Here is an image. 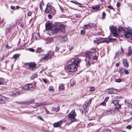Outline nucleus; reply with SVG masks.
<instances>
[{
	"instance_id": "f257e3e1",
	"label": "nucleus",
	"mask_w": 132,
	"mask_h": 132,
	"mask_svg": "<svg viewBox=\"0 0 132 132\" xmlns=\"http://www.w3.org/2000/svg\"><path fill=\"white\" fill-rule=\"evenodd\" d=\"M110 31L114 36L117 37L119 35L121 37L124 36L125 38H129L132 36V29H128L126 31L122 27H119L118 31H117L116 27L111 26L110 27Z\"/></svg>"
},
{
	"instance_id": "f03ea898",
	"label": "nucleus",
	"mask_w": 132,
	"mask_h": 132,
	"mask_svg": "<svg viewBox=\"0 0 132 132\" xmlns=\"http://www.w3.org/2000/svg\"><path fill=\"white\" fill-rule=\"evenodd\" d=\"M76 116V113L75 112L74 109H73L68 115V117L71 119L70 123L76 121L77 119L75 118Z\"/></svg>"
},
{
	"instance_id": "7ed1b4c3",
	"label": "nucleus",
	"mask_w": 132,
	"mask_h": 132,
	"mask_svg": "<svg viewBox=\"0 0 132 132\" xmlns=\"http://www.w3.org/2000/svg\"><path fill=\"white\" fill-rule=\"evenodd\" d=\"M77 66L74 63L69 64L67 67V69L69 72H74L77 70Z\"/></svg>"
},
{
	"instance_id": "20e7f679",
	"label": "nucleus",
	"mask_w": 132,
	"mask_h": 132,
	"mask_svg": "<svg viewBox=\"0 0 132 132\" xmlns=\"http://www.w3.org/2000/svg\"><path fill=\"white\" fill-rule=\"evenodd\" d=\"M59 31V29L57 28V27L56 26H54L49 30L48 34L50 35H52L57 33Z\"/></svg>"
},
{
	"instance_id": "39448f33",
	"label": "nucleus",
	"mask_w": 132,
	"mask_h": 132,
	"mask_svg": "<svg viewBox=\"0 0 132 132\" xmlns=\"http://www.w3.org/2000/svg\"><path fill=\"white\" fill-rule=\"evenodd\" d=\"M25 65H26L29 66L30 68V69L32 70H34L35 69L36 64L33 63H25Z\"/></svg>"
},
{
	"instance_id": "423d86ee",
	"label": "nucleus",
	"mask_w": 132,
	"mask_h": 132,
	"mask_svg": "<svg viewBox=\"0 0 132 132\" xmlns=\"http://www.w3.org/2000/svg\"><path fill=\"white\" fill-rule=\"evenodd\" d=\"M34 100L33 99H32L31 100H30L29 101H22L21 102L19 103H18L20 104H23L26 105L30 104L31 103H34Z\"/></svg>"
},
{
	"instance_id": "0eeeda50",
	"label": "nucleus",
	"mask_w": 132,
	"mask_h": 132,
	"mask_svg": "<svg viewBox=\"0 0 132 132\" xmlns=\"http://www.w3.org/2000/svg\"><path fill=\"white\" fill-rule=\"evenodd\" d=\"M115 112V110L110 109L107 110L104 113L105 115H107L110 114H113Z\"/></svg>"
},
{
	"instance_id": "6e6552de",
	"label": "nucleus",
	"mask_w": 132,
	"mask_h": 132,
	"mask_svg": "<svg viewBox=\"0 0 132 132\" xmlns=\"http://www.w3.org/2000/svg\"><path fill=\"white\" fill-rule=\"evenodd\" d=\"M45 26L46 29L49 30L52 27V23L49 22H47L45 23Z\"/></svg>"
},
{
	"instance_id": "1a4fd4ad",
	"label": "nucleus",
	"mask_w": 132,
	"mask_h": 132,
	"mask_svg": "<svg viewBox=\"0 0 132 132\" xmlns=\"http://www.w3.org/2000/svg\"><path fill=\"white\" fill-rule=\"evenodd\" d=\"M33 86L32 84H28L23 87V88L24 89L26 90H29Z\"/></svg>"
},
{
	"instance_id": "9d476101",
	"label": "nucleus",
	"mask_w": 132,
	"mask_h": 132,
	"mask_svg": "<svg viewBox=\"0 0 132 132\" xmlns=\"http://www.w3.org/2000/svg\"><path fill=\"white\" fill-rule=\"evenodd\" d=\"M33 38L35 40H38L40 38V36L38 33H34L32 34Z\"/></svg>"
},
{
	"instance_id": "9b49d317",
	"label": "nucleus",
	"mask_w": 132,
	"mask_h": 132,
	"mask_svg": "<svg viewBox=\"0 0 132 132\" xmlns=\"http://www.w3.org/2000/svg\"><path fill=\"white\" fill-rule=\"evenodd\" d=\"M6 100V98L2 95H0V104L4 103Z\"/></svg>"
},
{
	"instance_id": "f8f14e48",
	"label": "nucleus",
	"mask_w": 132,
	"mask_h": 132,
	"mask_svg": "<svg viewBox=\"0 0 132 132\" xmlns=\"http://www.w3.org/2000/svg\"><path fill=\"white\" fill-rule=\"evenodd\" d=\"M73 62V63L76 64V66L78 67L80 62V60L78 57H76L74 60Z\"/></svg>"
},
{
	"instance_id": "ddd939ff",
	"label": "nucleus",
	"mask_w": 132,
	"mask_h": 132,
	"mask_svg": "<svg viewBox=\"0 0 132 132\" xmlns=\"http://www.w3.org/2000/svg\"><path fill=\"white\" fill-rule=\"evenodd\" d=\"M59 27L60 30L62 32L64 33L65 32V27L64 25L62 24H60L59 25Z\"/></svg>"
},
{
	"instance_id": "4468645a",
	"label": "nucleus",
	"mask_w": 132,
	"mask_h": 132,
	"mask_svg": "<svg viewBox=\"0 0 132 132\" xmlns=\"http://www.w3.org/2000/svg\"><path fill=\"white\" fill-rule=\"evenodd\" d=\"M44 56L42 58V59L44 60H47L49 59L51 56V54H49L47 55H44Z\"/></svg>"
},
{
	"instance_id": "2eb2a0df",
	"label": "nucleus",
	"mask_w": 132,
	"mask_h": 132,
	"mask_svg": "<svg viewBox=\"0 0 132 132\" xmlns=\"http://www.w3.org/2000/svg\"><path fill=\"white\" fill-rule=\"evenodd\" d=\"M46 103L45 102H40L39 103H36V105L35 107H33L34 108H36L37 107L40 106L42 105H46Z\"/></svg>"
},
{
	"instance_id": "dca6fc26",
	"label": "nucleus",
	"mask_w": 132,
	"mask_h": 132,
	"mask_svg": "<svg viewBox=\"0 0 132 132\" xmlns=\"http://www.w3.org/2000/svg\"><path fill=\"white\" fill-rule=\"evenodd\" d=\"M61 41L62 42H65L68 40V38L66 35L61 37Z\"/></svg>"
},
{
	"instance_id": "f3484780",
	"label": "nucleus",
	"mask_w": 132,
	"mask_h": 132,
	"mask_svg": "<svg viewBox=\"0 0 132 132\" xmlns=\"http://www.w3.org/2000/svg\"><path fill=\"white\" fill-rule=\"evenodd\" d=\"M108 92L110 94H114L115 92V91L117 90L116 89H115L114 88H111L108 89Z\"/></svg>"
},
{
	"instance_id": "a211bd4d",
	"label": "nucleus",
	"mask_w": 132,
	"mask_h": 132,
	"mask_svg": "<svg viewBox=\"0 0 132 132\" xmlns=\"http://www.w3.org/2000/svg\"><path fill=\"white\" fill-rule=\"evenodd\" d=\"M93 24L91 23H89L87 25H84V29H90V28L92 26Z\"/></svg>"
},
{
	"instance_id": "6ab92c4d",
	"label": "nucleus",
	"mask_w": 132,
	"mask_h": 132,
	"mask_svg": "<svg viewBox=\"0 0 132 132\" xmlns=\"http://www.w3.org/2000/svg\"><path fill=\"white\" fill-rule=\"evenodd\" d=\"M62 121L60 120L58 122L54 123L53 124V126L54 127H57L60 125L62 123Z\"/></svg>"
},
{
	"instance_id": "aec40b11",
	"label": "nucleus",
	"mask_w": 132,
	"mask_h": 132,
	"mask_svg": "<svg viewBox=\"0 0 132 132\" xmlns=\"http://www.w3.org/2000/svg\"><path fill=\"white\" fill-rule=\"evenodd\" d=\"M100 6L99 5H96L95 6H93L92 7V9L94 10L95 11H98L100 9Z\"/></svg>"
},
{
	"instance_id": "412c9836",
	"label": "nucleus",
	"mask_w": 132,
	"mask_h": 132,
	"mask_svg": "<svg viewBox=\"0 0 132 132\" xmlns=\"http://www.w3.org/2000/svg\"><path fill=\"white\" fill-rule=\"evenodd\" d=\"M54 39L53 38L48 37L47 38L46 40V43H52Z\"/></svg>"
},
{
	"instance_id": "4be33fe9",
	"label": "nucleus",
	"mask_w": 132,
	"mask_h": 132,
	"mask_svg": "<svg viewBox=\"0 0 132 132\" xmlns=\"http://www.w3.org/2000/svg\"><path fill=\"white\" fill-rule=\"evenodd\" d=\"M21 92H19L16 91H14L12 93V95L14 96H18L21 94Z\"/></svg>"
},
{
	"instance_id": "5701e85b",
	"label": "nucleus",
	"mask_w": 132,
	"mask_h": 132,
	"mask_svg": "<svg viewBox=\"0 0 132 132\" xmlns=\"http://www.w3.org/2000/svg\"><path fill=\"white\" fill-rule=\"evenodd\" d=\"M123 63L124 65L126 67H128L129 66L128 64L127 61L125 59H124L123 60Z\"/></svg>"
},
{
	"instance_id": "b1692460",
	"label": "nucleus",
	"mask_w": 132,
	"mask_h": 132,
	"mask_svg": "<svg viewBox=\"0 0 132 132\" xmlns=\"http://www.w3.org/2000/svg\"><path fill=\"white\" fill-rule=\"evenodd\" d=\"M132 54V50L131 48V47L130 46L128 47V55L129 56Z\"/></svg>"
},
{
	"instance_id": "393cba45",
	"label": "nucleus",
	"mask_w": 132,
	"mask_h": 132,
	"mask_svg": "<svg viewBox=\"0 0 132 132\" xmlns=\"http://www.w3.org/2000/svg\"><path fill=\"white\" fill-rule=\"evenodd\" d=\"M38 76L37 73L33 74L31 77V79L32 80H34L35 78H36Z\"/></svg>"
},
{
	"instance_id": "a878e982",
	"label": "nucleus",
	"mask_w": 132,
	"mask_h": 132,
	"mask_svg": "<svg viewBox=\"0 0 132 132\" xmlns=\"http://www.w3.org/2000/svg\"><path fill=\"white\" fill-rule=\"evenodd\" d=\"M52 7H47L46 8L45 10V13H47L50 12L51 10Z\"/></svg>"
},
{
	"instance_id": "bb28decb",
	"label": "nucleus",
	"mask_w": 132,
	"mask_h": 132,
	"mask_svg": "<svg viewBox=\"0 0 132 132\" xmlns=\"http://www.w3.org/2000/svg\"><path fill=\"white\" fill-rule=\"evenodd\" d=\"M83 107L85 113L87 112L88 111V109L87 108V107L86 105H84Z\"/></svg>"
},
{
	"instance_id": "cd10ccee",
	"label": "nucleus",
	"mask_w": 132,
	"mask_h": 132,
	"mask_svg": "<svg viewBox=\"0 0 132 132\" xmlns=\"http://www.w3.org/2000/svg\"><path fill=\"white\" fill-rule=\"evenodd\" d=\"M43 50L41 48H37L36 50V53H40L42 52Z\"/></svg>"
},
{
	"instance_id": "c85d7f7f",
	"label": "nucleus",
	"mask_w": 132,
	"mask_h": 132,
	"mask_svg": "<svg viewBox=\"0 0 132 132\" xmlns=\"http://www.w3.org/2000/svg\"><path fill=\"white\" fill-rule=\"evenodd\" d=\"M59 89L60 90H63L64 89V87L63 84H61L59 85Z\"/></svg>"
},
{
	"instance_id": "c756f323",
	"label": "nucleus",
	"mask_w": 132,
	"mask_h": 132,
	"mask_svg": "<svg viewBox=\"0 0 132 132\" xmlns=\"http://www.w3.org/2000/svg\"><path fill=\"white\" fill-rule=\"evenodd\" d=\"M119 100H115L113 101L112 102V103L114 104L116 106L118 103Z\"/></svg>"
},
{
	"instance_id": "7c9ffc66",
	"label": "nucleus",
	"mask_w": 132,
	"mask_h": 132,
	"mask_svg": "<svg viewBox=\"0 0 132 132\" xmlns=\"http://www.w3.org/2000/svg\"><path fill=\"white\" fill-rule=\"evenodd\" d=\"M106 15V13L104 12H103L102 13V20H104L105 19Z\"/></svg>"
},
{
	"instance_id": "2f4dec72",
	"label": "nucleus",
	"mask_w": 132,
	"mask_h": 132,
	"mask_svg": "<svg viewBox=\"0 0 132 132\" xmlns=\"http://www.w3.org/2000/svg\"><path fill=\"white\" fill-rule=\"evenodd\" d=\"M70 86H73L75 83V82L72 79L70 80Z\"/></svg>"
},
{
	"instance_id": "473e14b6",
	"label": "nucleus",
	"mask_w": 132,
	"mask_h": 132,
	"mask_svg": "<svg viewBox=\"0 0 132 132\" xmlns=\"http://www.w3.org/2000/svg\"><path fill=\"white\" fill-rule=\"evenodd\" d=\"M112 39L111 38H109L106 39L105 42L108 43L110 42H111L112 41Z\"/></svg>"
},
{
	"instance_id": "72a5a7b5",
	"label": "nucleus",
	"mask_w": 132,
	"mask_h": 132,
	"mask_svg": "<svg viewBox=\"0 0 132 132\" xmlns=\"http://www.w3.org/2000/svg\"><path fill=\"white\" fill-rule=\"evenodd\" d=\"M19 55L18 54H15L13 55V57L12 58V59L14 58L15 60L17 59V58L19 56Z\"/></svg>"
},
{
	"instance_id": "f704fd0d",
	"label": "nucleus",
	"mask_w": 132,
	"mask_h": 132,
	"mask_svg": "<svg viewBox=\"0 0 132 132\" xmlns=\"http://www.w3.org/2000/svg\"><path fill=\"white\" fill-rule=\"evenodd\" d=\"M59 109V108L58 107H57V109H56V108L55 107H53L52 108V110L54 111H56V112H57L58 110Z\"/></svg>"
},
{
	"instance_id": "c9c22d12",
	"label": "nucleus",
	"mask_w": 132,
	"mask_h": 132,
	"mask_svg": "<svg viewBox=\"0 0 132 132\" xmlns=\"http://www.w3.org/2000/svg\"><path fill=\"white\" fill-rule=\"evenodd\" d=\"M11 26L9 24L7 25L6 27V29L8 30V31H10Z\"/></svg>"
},
{
	"instance_id": "e433bc0d",
	"label": "nucleus",
	"mask_w": 132,
	"mask_h": 132,
	"mask_svg": "<svg viewBox=\"0 0 132 132\" xmlns=\"http://www.w3.org/2000/svg\"><path fill=\"white\" fill-rule=\"evenodd\" d=\"M4 80L3 79L0 78V85H1L4 82Z\"/></svg>"
},
{
	"instance_id": "4c0bfd02",
	"label": "nucleus",
	"mask_w": 132,
	"mask_h": 132,
	"mask_svg": "<svg viewBox=\"0 0 132 132\" xmlns=\"http://www.w3.org/2000/svg\"><path fill=\"white\" fill-rule=\"evenodd\" d=\"M128 103L130 104L131 106H132V100H128Z\"/></svg>"
},
{
	"instance_id": "58836bf2",
	"label": "nucleus",
	"mask_w": 132,
	"mask_h": 132,
	"mask_svg": "<svg viewBox=\"0 0 132 132\" xmlns=\"http://www.w3.org/2000/svg\"><path fill=\"white\" fill-rule=\"evenodd\" d=\"M115 81L118 82H120L121 81V80L120 78L116 79H115Z\"/></svg>"
},
{
	"instance_id": "ea45409f",
	"label": "nucleus",
	"mask_w": 132,
	"mask_h": 132,
	"mask_svg": "<svg viewBox=\"0 0 132 132\" xmlns=\"http://www.w3.org/2000/svg\"><path fill=\"white\" fill-rule=\"evenodd\" d=\"M110 130L108 129H104L101 132H110Z\"/></svg>"
},
{
	"instance_id": "a19ab883",
	"label": "nucleus",
	"mask_w": 132,
	"mask_h": 132,
	"mask_svg": "<svg viewBox=\"0 0 132 132\" xmlns=\"http://www.w3.org/2000/svg\"><path fill=\"white\" fill-rule=\"evenodd\" d=\"M115 107L117 109H119L121 108V105L119 104V103H118V104Z\"/></svg>"
},
{
	"instance_id": "79ce46f5",
	"label": "nucleus",
	"mask_w": 132,
	"mask_h": 132,
	"mask_svg": "<svg viewBox=\"0 0 132 132\" xmlns=\"http://www.w3.org/2000/svg\"><path fill=\"white\" fill-rule=\"evenodd\" d=\"M100 39V38H95V39L94 40V43H96L97 41H98Z\"/></svg>"
},
{
	"instance_id": "37998d69",
	"label": "nucleus",
	"mask_w": 132,
	"mask_h": 132,
	"mask_svg": "<svg viewBox=\"0 0 132 132\" xmlns=\"http://www.w3.org/2000/svg\"><path fill=\"white\" fill-rule=\"evenodd\" d=\"M95 88L93 87H91L90 89V90L91 91H93L95 90Z\"/></svg>"
},
{
	"instance_id": "c03bdc74",
	"label": "nucleus",
	"mask_w": 132,
	"mask_h": 132,
	"mask_svg": "<svg viewBox=\"0 0 132 132\" xmlns=\"http://www.w3.org/2000/svg\"><path fill=\"white\" fill-rule=\"evenodd\" d=\"M100 105L102 106H105L106 104V103L105 102H104V101H103L101 103H100Z\"/></svg>"
},
{
	"instance_id": "a18cd8bd",
	"label": "nucleus",
	"mask_w": 132,
	"mask_h": 132,
	"mask_svg": "<svg viewBox=\"0 0 132 132\" xmlns=\"http://www.w3.org/2000/svg\"><path fill=\"white\" fill-rule=\"evenodd\" d=\"M89 51L85 53V54L87 56L89 57Z\"/></svg>"
},
{
	"instance_id": "49530a36",
	"label": "nucleus",
	"mask_w": 132,
	"mask_h": 132,
	"mask_svg": "<svg viewBox=\"0 0 132 132\" xmlns=\"http://www.w3.org/2000/svg\"><path fill=\"white\" fill-rule=\"evenodd\" d=\"M49 89L50 91H54L53 87L52 86H50L49 88Z\"/></svg>"
},
{
	"instance_id": "de8ad7c7",
	"label": "nucleus",
	"mask_w": 132,
	"mask_h": 132,
	"mask_svg": "<svg viewBox=\"0 0 132 132\" xmlns=\"http://www.w3.org/2000/svg\"><path fill=\"white\" fill-rule=\"evenodd\" d=\"M107 8L111 9H113L114 11V9H113V7L111 5L108 6Z\"/></svg>"
},
{
	"instance_id": "09e8293b",
	"label": "nucleus",
	"mask_w": 132,
	"mask_h": 132,
	"mask_svg": "<svg viewBox=\"0 0 132 132\" xmlns=\"http://www.w3.org/2000/svg\"><path fill=\"white\" fill-rule=\"evenodd\" d=\"M81 33L82 34H84L85 33V31L84 30H81Z\"/></svg>"
},
{
	"instance_id": "8fccbe9b",
	"label": "nucleus",
	"mask_w": 132,
	"mask_h": 132,
	"mask_svg": "<svg viewBox=\"0 0 132 132\" xmlns=\"http://www.w3.org/2000/svg\"><path fill=\"white\" fill-rule=\"evenodd\" d=\"M126 128L127 129H130L131 128L132 126L130 125H129L127 126Z\"/></svg>"
},
{
	"instance_id": "3c124183",
	"label": "nucleus",
	"mask_w": 132,
	"mask_h": 132,
	"mask_svg": "<svg viewBox=\"0 0 132 132\" xmlns=\"http://www.w3.org/2000/svg\"><path fill=\"white\" fill-rule=\"evenodd\" d=\"M124 72L126 74H128L129 73V72L127 70H126L125 69Z\"/></svg>"
},
{
	"instance_id": "603ef678",
	"label": "nucleus",
	"mask_w": 132,
	"mask_h": 132,
	"mask_svg": "<svg viewBox=\"0 0 132 132\" xmlns=\"http://www.w3.org/2000/svg\"><path fill=\"white\" fill-rule=\"evenodd\" d=\"M91 101L92 100L91 99H89L87 103L90 105V104L91 103Z\"/></svg>"
},
{
	"instance_id": "864d4df0",
	"label": "nucleus",
	"mask_w": 132,
	"mask_h": 132,
	"mask_svg": "<svg viewBox=\"0 0 132 132\" xmlns=\"http://www.w3.org/2000/svg\"><path fill=\"white\" fill-rule=\"evenodd\" d=\"M125 69H121L120 71V74H121L123 73L124 72V71Z\"/></svg>"
},
{
	"instance_id": "5fc2aeb1",
	"label": "nucleus",
	"mask_w": 132,
	"mask_h": 132,
	"mask_svg": "<svg viewBox=\"0 0 132 132\" xmlns=\"http://www.w3.org/2000/svg\"><path fill=\"white\" fill-rule=\"evenodd\" d=\"M44 5V3L43 1H42L40 2L39 5H41V6H43Z\"/></svg>"
},
{
	"instance_id": "6e6d98bb",
	"label": "nucleus",
	"mask_w": 132,
	"mask_h": 132,
	"mask_svg": "<svg viewBox=\"0 0 132 132\" xmlns=\"http://www.w3.org/2000/svg\"><path fill=\"white\" fill-rule=\"evenodd\" d=\"M5 47L7 49H9L11 47L9 46L8 44H7L5 45Z\"/></svg>"
},
{
	"instance_id": "4d7b16f0",
	"label": "nucleus",
	"mask_w": 132,
	"mask_h": 132,
	"mask_svg": "<svg viewBox=\"0 0 132 132\" xmlns=\"http://www.w3.org/2000/svg\"><path fill=\"white\" fill-rule=\"evenodd\" d=\"M11 8L13 10H15V6H11Z\"/></svg>"
},
{
	"instance_id": "13d9d810",
	"label": "nucleus",
	"mask_w": 132,
	"mask_h": 132,
	"mask_svg": "<svg viewBox=\"0 0 132 132\" xmlns=\"http://www.w3.org/2000/svg\"><path fill=\"white\" fill-rule=\"evenodd\" d=\"M109 99V97H106L105 98L104 101V102H106Z\"/></svg>"
},
{
	"instance_id": "bf43d9fd",
	"label": "nucleus",
	"mask_w": 132,
	"mask_h": 132,
	"mask_svg": "<svg viewBox=\"0 0 132 132\" xmlns=\"http://www.w3.org/2000/svg\"><path fill=\"white\" fill-rule=\"evenodd\" d=\"M93 60H97V57L96 56H94L93 57Z\"/></svg>"
},
{
	"instance_id": "052dcab7",
	"label": "nucleus",
	"mask_w": 132,
	"mask_h": 132,
	"mask_svg": "<svg viewBox=\"0 0 132 132\" xmlns=\"http://www.w3.org/2000/svg\"><path fill=\"white\" fill-rule=\"evenodd\" d=\"M48 17L49 19H51L52 18V15L50 14H49L48 15Z\"/></svg>"
},
{
	"instance_id": "680f3d73",
	"label": "nucleus",
	"mask_w": 132,
	"mask_h": 132,
	"mask_svg": "<svg viewBox=\"0 0 132 132\" xmlns=\"http://www.w3.org/2000/svg\"><path fill=\"white\" fill-rule=\"evenodd\" d=\"M31 15V13L30 12H29L27 13V15L28 16H30Z\"/></svg>"
},
{
	"instance_id": "e2e57ef3",
	"label": "nucleus",
	"mask_w": 132,
	"mask_h": 132,
	"mask_svg": "<svg viewBox=\"0 0 132 132\" xmlns=\"http://www.w3.org/2000/svg\"><path fill=\"white\" fill-rule=\"evenodd\" d=\"M29 50L30 51H31L32 52H34L35 51V50L34 49L31 48L29 49Z\"/></svg>"
},
{
	"instance_id": "0e129e2a",
	"label": "nucleus",
	"mask_w": 132,
	"mask_h": 132,
	"mask_svg": "<svg viewBox=\"0 0 132 132\" xmlns=\"http://www.w3.org/2000/svg\"><path fill=\"white\" fill-rule=\"evenodd\" d=\"M43 80L45 83H47V80L46 79H43Z\"/></svg>"
},
{
	"instance_id": "69168bd1",
	"label": "nucleus",
	"mask_w": 132,
	"mask_h": 132,
	"mask_svg": "<svg viewBox=\"0 0 132 132\" xmlns=\"http://www.w3.org/2000/svg\"><path fill=\"white\" fill-rule=\"evenodd\" d=\"M86 64L87 65H88V66L89 67V65H90V62L89 61H88V62H86Z\"/></svg>"
},
{
	"instance_id": "338daca9",
	"label": "nucleus",
	"mask_w": 132,
	"mask_h": 132,
	"mask_svg": "<svg viewBox=\"0 0 132 132\" xmlns=\"http://www.w3.org/2000/svg\"><path fill=\"white\" fill-rule=\"evenodd\" d=\"M89 56L91 57L92 55V53L91 52H89Z\"/></svg>"
},
{
	"instance_id": "774afa93",
	"label": "nucleus",
	"mask_w": 132,
	"mask_h": 132,
	"mask_svg": "<svg viewBox=\"0 0 132 132\" xmlns=\"http://www.w3.org/2000/svg\"><path fill=\"white\" fill-rule=\"evenodd\" d=\"M120 3H117V7H118L120 6Z\"/></svg>"
}]
</instances>
